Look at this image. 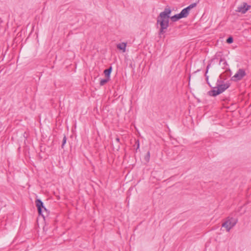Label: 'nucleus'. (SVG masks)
<instances>
[{
    "instance_id": "f257e3e1",
    "label": "nucleus",
    "mask_w": 251,
    "mask_h": 251,
    "mask_svg": "<svg viewBox=\"0 0 251 251\" xmlns=\"http://www.w3.org/2000/svg\"><path fill=\"white\" fill-rule=\"evenodd\" d=\"M171 12L170 9L166 8L163 12L160 13L159 16L157 17V24L158 26H160V35L165 32V30L168 27L170 19H173V17H170Z\"/></svg>"
},
{
    "instance_id": "f03ea898",
    "label": "nucleus",
    "mask_w": 251,
    "mask_h": 251,
    "mask_svg": "<svg viewBox=\"0 0 251 251\" xmlns=\"http://www.w3.org/2000/svg\"><path fill=\"white\" fill-rule=\"evenodd\" d=\"M229 86V85L227 83L217 84L216 87L208 92V94L211 96L215 97L224 92Z\"/></svg>"
},
{
    "instance_id": "7ed1b4c3",
    "label": "nucleus",
    "mask_w": 251,
    "mask_h": 251,
    "mask_svg": "<svg viewBox=\"0 0 251 251\" xmlns=\"http://www.w3.org/2000/svg\"><path fill=\"white\" fill-rule=\"evenodd\" d=\"M35 203L39 215L45 218V216H48V212L47 209L44 206L43 203L41 200L37 199L35 201Z\"/></svg>"
},
{
    "instance_id": "20e7f679",
    "label": "nucleus",
    "mask_w": 251,
    "mask_h": 251,
    "mask_svg": "<svg viewBox=\"0 0 251 251\" xmlns=\"http://www.w3.org/2000/svg\"><path fill=\"white\" fill-rule=\"evenodd\" d=\"M237 220L234 218L228 217L227 220L222 224V227L226 228L227 231H229L237 223Z\"/></svg>"
},
{
    "instance_id": "39448f33",
    "label": "nucleus",
    "mask_w": 251,
    "mask_h": 251,
    "mask_svg": "<svg viewBox=\"0 0 251 251\" xmlns=\"http://www.w3.org/2000/svg\"><path fill=\"white\" fill-rule=\"evenodd\" d=\"M189 13L188 8H185L183 9L180 13L174 15V22L177 21L181 18L187 17Z\"/></svg>"
},
{
    "instance_id": "423d86ee",
    "label": "nucleus",
    "mask_w": 251,
    "mask_h": 251,
    "mask_svg": "<svg viewBox=\"0 0 251 251\" xmlns=\"http://www.w3.org/2000/svg\"><path fill=\"white\" fill-rule=\"evenodd\" d=\"M246 75L245 71L243 69H240L232 76V79L234 81L240 80Z\"/></svg>"
},
{
    "instance_id": "0eeeda50",
    "label": "nucleus",
    "mask_w": 251,
    "mask_h": 251,
    "mask_svg": "<svg viewBox=\"0 0 251 251\" xmlns=\"http://www.w3.org/2000/svg\"><path fill=\"white\" fill-rule=\"evenodd\" d=\"M251 7L250 5L247 4V3L244 2L242 5L238 7V11L245 14Z\"/></svg>"
},
{
    "instance_id": "6e6552de",
    "label": "nucleus",
    "mask_w": 251,
    "mask_h": 251,
    "mask_svg": "<svg viewBox=\"0 0 251 251\" xmlns=\"http://www.w3.org/2000/svg\"><path fill=\"white\" fill-rule=\"evenodd\" d=\"M126 44L125 43H122L117 45V48L119 50H122L123 52L126 51Z\"/></svg>"
},
{
    "instance_id": "1a4fd4ad",
    "label": "nucleus",
    "mask_w": 251,
    "mask_h": 251,
    "mask_svg": "<svg viewBox=\"0 0 251 251\" xmlns=\"http://www.w3.org/2000/svg\"><path fill=\"white\" fill-rule=\"evenodd\" d=\"M112 71V67H110L109 69H106L104 71V74L105 75L106 78H108V79H110V74Z\"/></svg>"
},
{
    "instance_id": "9d476101",
    "label": "nucleus",
    "mask_w": 251,
    "mask_h": 251,
    "mask_svg": "<svg viewBox=\"0 0 251 251\" xmlns=\"http://www.w3.org/2000/svg\"><path fill=\"white\" fill-rule=\"evenodd\" d=\"M110 79H108V78H105L104 79H102L100 81V85L101 86L104 85L105 84H106Z\"/></svg>"
},
{
    "instance_id": "9b49d317",
    "label": "nucleus",
    "mask_w": 251,
    "mask_h": 251,
    "mask_svg": "<svg viewBox=\"0 0 251 251\" xmlns=\"http://www.w3.org/2000/svg\"><path fill=\"white\" fill-rule=\"evenodd\" d=\"M196 5H197L196 3H193L191 4L190 5H189L188 6H187V7H186V8L187 9V8H188V11H190V10L192 8H194V7H196Z\"/></svg>"
},
{
    "instance_id": "f8f14e48",
    "label": "nucleus",
    "mask_w": 251,
    "mask_h": 251,
    "mask_svg": "<svg viewBox=\"0 0 251 251\" xmlns=\"http://www.w3.org/2000/svg\"><path fill=\"white\" fill-rule=\"evenodd\" d=\"M150 157V152L148 151L147 152V154L146 155V156H145V159L147 162H148L149 161Z\"/></svg>"
},
{
    "instance_id": "ddd939ff",
    "label": "nucleus",
    "mask_w": 251,
    "mask_h": 251,
    "mask_svg": "<svg viewBox=\"0 0 251 251\" xmlns=\"http://www.w3.org/2000/svg\"><path fill=\"white\" fill-rule=\"evenodd\" d=\"M233 38L231 36L229 37L227 39H226V43H228V44H231L233 42Z\"/></svg>"
},
{
    "instance_id": "4468645a",
    "label": "nucleus",
    "mask_w": 251,
    "mask_h": 251,
    "mask_svg": "<svg viewBox=\"0 0 251 251\" xmlns=\"http://www.w3.org/2000/svg\"><path fill=\"white\" fill-rule=\"evenodd\" d=\"M66 140H67L66 137L65 136H64V138L63 139L62 144V148H63L64 145L66 144Z\"/></svg>"
},
{
    "instance_id": "2eb2a0df",
    "label": "nucleus",
    "mask_w": 251,
    "mask_h": 251,
    "mask_svg": "<svg viewBox=\"0 0 251 251\" xmlns=\"http://www.w3.org/2000/svg\"><path fill=\"white\" fill-rule=\"evenodd\" d=\"M223 61H224V64H226V62L224 60H223L222 59H221V60L220 61V62H219V64H220Z\"/></svg>"
},
{
    "instance_id": "dca6fc26",
    "label": "nucleus",
    "mask_w": 251,
    "mask_h": 251,
    "mask_svg": "<svg viewBox=\"0 0 251 251\" xmlns=\"http://www.w3.org/2000/svg\"><path fill=\"white\" fill-rule=\"evenodd\" d=\"M210 65V64H208V65L207 66L206 74L208 72V69L209 68Z\"/></svg>"
},
{
    "instance_id": "f3484780",
    "label": "nucleus",
    "mask_w": 251,
    "mask_h": 251,
    "mask_svg": "<svg viewBox=\"0 0 251 251\" xmlns=\"http://www.w3.org/2000/svg\"><path fill=\"white\" fill-rule=\"evenodd\" d=\"M116 141H117V142H119V141H120V139H119V138H117L116 139Z\"/></svg>"
}]
</instances>
